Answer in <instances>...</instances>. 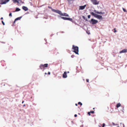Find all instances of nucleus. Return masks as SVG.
<instances>
[{
	"label": "nucleus",
	"mask_w": 127,
	"mask_h": 127,
	"mask_svg": "<svg viewBox=\"0 0 127 127\" xmlns=\"http://www.w3.org/2000/svg\"><path fill=\"white\" fill-rule=\"evenodd\" d=\"M9 16L10 17H11L12 16V13H10L9 14Z\"/></svg>",
	"instance_id": "obj_20"
},
{
	"label": "nucleus",
	"mask_w": 127,
	"mask_h": 127,
	"mask_svg": "<svg viewBox=\"0 0 127 127\" xmlns=\"http://www.w3.org/2000/svg\"><path fill=\"white\" fill-rule=\"evenodd\" d=\"M74 55H72L71 56V57L72 58H73L74 57Z\"/></svg>",
	"instance_id": "obj_28"
},
{
	"label": "nucleus",
	"mask_w": 127,
	"mask_h": 127,
	"mask_svg": "<svg viewBox=\"0 0 127 127\" xmlns=\"http://www.w3.org/2000/svg\"><path fill=\"white\" fill-rule=\"evenodd\" d=\"M83 17V18L84 19H85V17L84 16H83L82 17Z\"/></svg>",
	"instance_id": "obj_32"
},
{
	"label": "nucleus",
	"mask_w": 127,
	"mask_h": 127,
	"mask_svg": "<svg viewBox=\"0 0 127 127\" xmlns=\"http://www.w3.org/2000/svg\"><path fill=\"white\" fill-rule=\"evenodd\" d=\"M90 23H92L93 24H95L98 22V21L97 20L94 19H91V21H90Z\"/></svg>",
	"instance_id": "obj_5"
},
{
	"label": "nucleus",
	"mask_w": 127,
	"mask_h": 127,
	"mask_svg": "<svg viewBox=\"0 0 127 127\" xmlns=\"http://www.w3.org/2000/svg\"><path fill=\"white\" fill-rule=\"evenodd\" d=\"M99 127H101L100 126H99Z\"/></svg>",
	"instance_id": "obj_41"
},
{
	"label": "nucleus",
	"mask_w": 127,
	"mask_h": 127,
	"mask_svg": "<svg viewBox=\"0 0 127 127\" xmlns=\"http://www.w3.org/2000/svg\"><path fill=\"white\" fill-rule=\"evenodd\" d=\"M114 32H117V31L116 30V28H114Z\"/></svg>",
	"instance_id": "obj_23"
},
{
	"label": "nucleus",
	"mask_w": 127,
	"mask_h": 127,
	"mask_svg": "<svg viewBox=\"0 0 127 127\" xmlns=\"http://www.w3.org/2000/svg\"><path fill=\"white\" fill-rule=\"evenodd\" d=\"M90 113H91L90 112H88V114L89 116H90L91 115Z\"/></svg>",
	"instance_id": "obj_22"
},
{
	"label": "nucleus",
	"mask_w": 127,
	"mask_h": 127,
	"mask_svg": "<svg viewBox=\"0 0 127 127\" xmlns=\"http://www.w3.org/2000/svg\"><path fill=\"white\" fill-rule=\"evenodd\" d=\"M88 18H90L91 17V15H89L88 16Z\"/></svg>",
	"instance_id": "obj_24"
},
{
	"label": "nucleus",
	"mask_w": 127,
	"mask_h": 127,
	"mask_svg": "<svg viewBox=\"0 0 127 127\" xmlns=\"http://www.w3.org/2000/svg\"><path fill=\"white\" fill-rule=\"evenodd\" d=\"M123 127H124V126H125L124 125V124H123Z\"/></svg>",
	"instance_id": "obj_35"
},
{
	"label": "nucleus",
	"mask_w": 127,
	"mask_h": 127,
	"mask_svg": "<svg viewBox=\"0 0 127 127\" xmlns=\"http://www.w3.org/2000/svg\"><path fill=\"white\" fill-rule=\"evenodd\" d=\"M126 52H127V49H124L122 50V51H120V53H124Z\"/></svg>",
	"instance_id": "obj_11"
},
{
	"label": "nucleus",
	"mask_w": 127,
	"mask_h": 127,
	"mask_svg": "<svg viewBox=\"0 0 127 127\" xmlns=\"http://www.w3.org/2000/svg\"><path fill=\"white\" fill-rule=\"evenodd\" d=\"M22 8L25 11H26L28 9V8L27 7L25 6H22Z\"/></svg>",
	"instance_id": "obj_14"
},
{
	"label": "nucleus",
	"mask_w": 127,
	"mask_h": 127,
	"mask_svg": "<svg viewBox=\"0 0 127 127\" xmlns=\"http://www.w3.org/2000/svg\"><path fill=\"white\" fill-rule=\"evenodd\" d=\"M45 74H47V73H45Z\"/></svg>",
	"instance_id": "obj_38"
},
{
	"label": "nucleus",
	"mask_w": 127,
	"mask_h": 127,
	"mask_svg": "<svg viewBox=\"0 0 127 127\" xmlns=\"http://www.w3.org/2000/svg\"><path fill=\"white\" fill-rule=\"evenodd\" d=\"M123 11L124 12H126L127 11L125 9H124V8H123Z\"/></svg>",
	"instance_id": "obj_21"
},
{
	"label": "nucleus",
	"mask_w": 127,
	"mask_h": 127,
	"mask_svg": "<svg viewBox=\"0 0 127 127\" xmlns=\"http://www.w3.org/2000/svg\"><path fill=\"white\" fill-rule=\"evenodd\" d=\"M63 78H66L67 77V73L65 71L64 72L63 74Z\"/></svg>",
	"instance_id": "obj_10"
},
{
	"label": "nucleus",
	"mask_w": 127,
	"mask_h": 127,
	"mask_svg": "<svg viewBox=\"0 0 127 127\" xmlns=\"http://www.w3.org/2000/svg\"><path fill=\"white\" fill-rule=\"evenodd\" d=\"M86 80V81H87V82H89V79H87Z\"/></svg>",
	"instance_id": "obj_29"
},
{
	"label": "nucleus",
	"mask_w": 127,
	"mask_h": 127,
	"mask_svg": "<svg viewBox=\"0 0 127 127\" xmlns=\"http://www.w3.org/2000/svg\"><path fill=\"white\" fill-rule=\"evenodd\" d=\"M9 0H0V4H3L6 3Z\"/></svg>",
	"instance_id": "obj_6"
},
{
	"label": "nucleus",
	"mask_w": 127,
	"mask_h": 127,
	"mask_svg": "<svg viewBox=\"0 0 127 127\" xmlns=\"http://www.w3.org/2000/svg\"><path fill=\"white\" fill-rule=\"evenodd\" d=\"M0 19L1 20H2V19H3V17H1L0 18Z\"/></svg>",
	"instance_id": "obj_33"
},
{
	"label": "nucleus",
	"mask_w": 127,
	"mask_h": 127,
	"mask_svg": "<svg viewBox=\"0 0 127 127\" xmlns=\"http://www.w3.org/2000/svg\"><path fill=\"white\" fill-rule=\"evenodd\" d=\"M48 8H50V9H51V10L52 9V7H50V6H48Z\"/></svg>",
	"instance_id": "obj_27"
},
{
	"label": "nucleus",
	"mask_w": 127,
	"mask_h": 127,
	"mask_svg": "<svg viewBox=\"0 0 127 127\" xmlns=\"http://www.w3.org/2000/svg\"><path fill=\"white\" fill-rule=\"evenodd\" d=\"M105 126V124L104 123L103 124L102 127H104Z\"/></svg>",
	"instance_id": "obj_26"
},
{
	"label": "nucleus",
	"mask_w": 127,
	"mask_h": 127,
	"mask_svg": "<svg viewBox=\"0 0 127 127\" xmlns=\"http://www.w3.org/2000/svg\"><path fill=\"white\" fill-rule=\"evenodd\" d=\"M20 9L19 8H18L17 7V8H16L15 10V11H16V12L18 11H20Z\"/></svg>",
	"instance_id": "obj_16"
},
{
	"label": "nucleus",
	"mask_w": 127,
	"mask_h": 127,
	"mask_svg": "<svg viewBox=\"0 0 127 127\" xmlns=\"http://www.w3.org/2000/svg\"><path fill=\"white\" fill-rule=\"evenodd\" d=\"M52 10L55 12L56 13L59 14L62 16H64L66 17L69 16L66 13H63L61 11L59 10H55L54 9H52Z\"/></svg>",
	"instance_id": "obj_1"
},
{
	"label": "nucleus",
	"mask_w": 127,
	"mask_h": 127,
	"mask_svg": "<svg viewBox=\"0 0 127 127\" xmlns=\"http://www.w3.org/2000/svg\"><path fill=\"white\" fill-rule=\"evenodd\" d=\"M25 104L24 105V106H25Z\"/></svg>",
	"instance_id": "obj_42"
},
{
	"label": "nucleus",
	"mask_w": 127,
	"mask_h": 127,
	"mask_svg": "<svg viewBox=\"0 0 127 127\" xmlns=\"http://www.w3.org/2000/svg\"><path fill=\"white\" fill-rule=\"evenodd\" d=\"M13 1L14 2H17L18 3H19L18 1L17 0H13Z\"/></svg>",
	"instance_id": "obj_17"
},
{
	"label": "nucleus",
	"mask_w": 127,
	"mask_h": 127,
	"mask_svg": "<svg viewBox=\"0 0 127 127\" xmlns=\"http://www.w3.org/2000/svg\"><path fill=\"white\" fill-rule=\"evenodd\" d=\"M121 105V104L120 103H119L118 104H117L116 105V107L117 108H118Z\"/></svg>",
	"instance_id": "obj_15"
},
{
	"label": "nucleus",
	"mask_w": 127,
	"mask_h": 127,
	"mask_svg": "<svg viewBox=\"0 0 127 127\" xmlns=\"http://www.w3.org/2000/svg\"><path fill=\"white\" fill-rule=\"evenodd\" d=\"M21 18H22V17H18V18H16L15 20L13 22V23H15V22L16 21L18 20H20Z\"/></svg>",
	"instance_id": "obj_13"
},
{
	"label": "nucleus",
	"mask_w": 127,
	"mask_h": 127,
	"mask_svg": "<svg viewBox=\"0 0 127 127\" xmlns=\"http://www.w3.org/2000/svg\"><path fill=\"white\" fill-rule=\"evenodd\" d=\"M91 14L92 15L98 19H102V16L95 14L93 12H91Z\"/></svg>",
	"instance_id": "obj_3"
},
{
	"label": "nucleus",
	"mask_w": 127,
	"mask_h": 127,
	"mask_svg": "<svg viewBox=\"0 0 127 127\" xmlns=\"http://www.w3.org/2000/svg\"><path fill=\"white\" fill-rule=\"evenodd\" d=\"M61 18L62 19L65 20H68L71 21H72V19L70 18L62 17Z\"/></svg>",
	"instance_id": "obj_8"
},
{
	"label": "nucleus",
	"mask_w": 127,
	"mask_h": 127,
	"mask_svg": "<svg viewBox=\"0 0 127 127\" xmlns=\"http://www.w3.org/2000/svg\"><path fill=\"white\" fill-rule=\"evenodd\" d=\"M72 49L73 50V52L75 53L76 54L78 55V47L77 46H75L74 45H73L72 48Z\"/></svg>",
	"instance_id": "obj_2"
},
{
	"label": "nucleus",
	"mask_w": 127,
	"mask_h": 127,
	"mask_svg": "<svg viewBox=\"0 0 127 127\" xmlns=\"http://www.w3.org/2000/svg\"><path fill=\"white\" fill-rule=\"evenodd\" d=\"M2 23L3 24V25H5L3 21H2Z\"/></svg>",
	"instance_id": "obj_25"
},
{
	"label": "nucleus",
	"mask_w": 127,
	"mask_h": 127,
	"mask_svg": "<svg viewBox=\"0 0 127 127\" xmlns=\"http://www.w3.org/2000/svg\"><path fill=\"white\" fill-rule=\"evenodd\" d=\"M90 112L92 114H94V111H91Z\"/></svg>",
	"instance_id": "obj_19"
},
{
	"label": "nucleus",
	"mask_w": 127,
	"mask_h": 127,
	"mask_svg": "<svg viewBox=\"0 0 127 127\" xmlns=\"http://www.w3.org/2000/svg\"><path fill=\"white\" fill-rule=\"evenodd\" d=\"M48 66V64H41L39 66V67L41 69L44 70L45 67H47Z\"/></svg>",
	"instance_id": "obj_4"
},
{
	"label": "nucleus",
	"mask_w": 127,
	"mask_h": 127,
	"mask_svg": "<svg viewBox=\"0 0 127 127\" xmlns=\"http://www.w3.org/2000/svg\"><path fill=\"white\" fill-rule=\"evenodd\" d=\"M78 104H80V105L81 106L82 105V103L80 102H79L78 103Z\"/></svg>",
	"instance_id": "obj_18"
},
{
	"label": "nucleus",
	"mask_w": 127,
	"mask_h": 127,
	"mask_svg": "<svg viewBox=\"0 0 127 127\" xmlns=\"http://www.w3.org/2000/svg\"><path fill=\"white\" fill-rule=\"evenodd\" d=\"M94 11L95 12V13L98 14H104V12H99L98 11H97L96 10H94Z\"/></svg>",
	"instance_id": "obj_12"
},
{
	"label": "nucleus",
	"mask_w": 127,
	"mask_h": 127,
	"mask_svg": "<svg viewBox=\"0 0 127 127\" xmlns=\"http://www.w3.org/2000/svg\"><path fill=\"white\" fill-rule=\"evenodd\" d=\"M76 106H77V103H76L75 104Z\"/></svg>",
	"instance_id": "obj_34"
},
{
	"label": "nucleus",
	"mask_w": 127,
	"mask_h": 127,
	"mask_svg": "<svg viewBox=\"0 0 127 127\" xmlns=\"http://www.w3.org/2000/svg\"><path fill=\"white\" fill-rule=\"evenodd\" d=\"M117 127H119L118 126Z\"/></svg>",
	"instance_id": "obj_40"
},
{
	"label": "nucleus",
	"mask_w": 127,
	"mask_h": 127,
	"mask_svg": "<svg viewBox=\"0 0 127 127\" xmlns=\"http://www.w3.org/2000/svg\"><path fill=\"white\" fill-rule=\"evenodd\" d=\"M91 0L94 5H97L99 3V2L96 0Z\"/></svg>",
	"instance_id": "obj_7"
},
{
	"label": "nucleus",
	"mask_w": 127,
	"mask_h": 127,
	"mask_svg": "<svg viewBox=\"0 0 127 127\" xmlns=\"http://www.w3.org/2000/svg\"><path fill=\"white\" fill-rule=\"evenodd\" d=\"M67 72L68 73H69V71H68V72Z\"/></svg>",
	"instance_id": "obj_37"
},
{
	"label": "nucleus",
	"mask_w": 127,
	"mask_h": 127,
	"mask_svg": "<svg viewBox=\"0 0 127 127\" xmlns=\"http://www.w3.org/2000/svg\"><path fill=\"white\" fill-rule=\"evenodd\" d=\"M77 114H75V115H74V117H77Z\"/></svg>",
	"instance_id": "obj_30"
},
{
	"label": "nucleus",
	"mask_w": 127,
	"mask_h": 127,
	"mask_svg": "<svg viewBox=\"0 0 127 127\" xmlns=\"http://www.w3.org/2000/svg\"><path fill=\"white\" fill-rule=\"evenodd\" d=\"M113 125H114V123H113Z\"/></svg>",
	"instance_id": "obj_39"
},
{
	"label": "nucleus",
	"mask_w": 127,
	"mask_h": 127,
	"mask_svg": "<svg viewBox=\"0 0 127 127\" xmlns=\"http://www.w3.org/2000/svg\"><path fill=\"white\" fill-rule=\"evenodd\" d=\"M24 102V101H23L22 102V103H23V102Z\"/></svg>",
	"instance_id": "obj_36"
},
{
	"label": "nucleus",
	"mask_w": 127,
	"mask_h": 127,
	"mask_svg": "<svg viewBox=\"0 0 127 127\" xmlns=\"http://www.w3.org/2000/svg\"><path fill=\"white\" fill-rule=\"evenodd\" d=\"M86 5H85L84 6H80L79 7V10H83L86 6Z\"/></svg>",
	"instance_id": "obj_9"
},
{
	"label": "nucleus",
	"mask_w": 127,
	"mask_h": 127,
	"mask_svg": "<svg viewBox=\"0 0 127 127\" xmlns=\"http://www.w3.org/2000/svg\"><path fill=\"white\" fill-rule=\"evenodd\" d=\"M48 74L49 75L50 74V73L49 72H48Z\"/></svg>",
	"instance_id": "obj_31"
}]
</instances>
